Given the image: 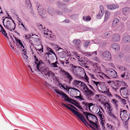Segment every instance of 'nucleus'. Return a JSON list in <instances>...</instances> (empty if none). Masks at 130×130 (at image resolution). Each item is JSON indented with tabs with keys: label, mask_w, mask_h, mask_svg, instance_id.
<instances>
[{
	"label": "nucleus",
	"mask_w": 130,
	"mask_h": 130,
	"mask_svg": "<svg viewBox=\"0 0 130 130\" xmlns=\"http://www.w3.org/2000/svg\"><path fill=\"white\" fill-rule=\"evenodd\" d=\"M55 91L56 93L61 95L62 98H64L65 99L64 100L65 101L75 105L77 103L76 100H73L71 98H70L62 91L61 90L59 91L58 89H56Z\"/></svg>",
	"instance_id": "1"
},
{
	"label": "nucleus",
	"mask_w": 130,
	"mask_h": 130,
	"mask_svg": "<svg viewBox=\"0 0 130 130\" xmlns=\"http://www.w3.org/2000/svg\"><path fill=\"white\" fill-rule=\"evenodd\" d=\"M70 109L79 118V119L86 126H89L93 130H99V129L96 130L94 127L88 123L85 119L84 116L82 114L79 112H77L71 108H70Z\"/></svg>",
	"instance_id": "2"
},
{
	"label": "nucleus",
	"mask_w": 130,
	"mask_h": 130,
	"mask_svg": "<svg viewBox=\"0 0 130 130\" xmlns=\"http://www.w3.org/2000/svg\"><path fill=\"white\" fill-rule=\"evenodd\" d=\"M83 85V89L84 90V92L86 94V95L88 97V99L90 100H91L92 99L91 97L94 95V92L91 90L89 89L85 84H84Z\"/></svg>",
	"instance_id": "3"
},
{
	"label": "nucleus",
	"mask_w": 130,
	"mask_h": 130,
	"mask_svg": "<svg viewBox=\"0 0 130 130\" xmlns=\"http://www.w3.org/2000/svg\"><path fill=\"white\" fill-rule=\"evenodd\" d=\"M5 20V19H4L3 20L2 22L4 26L5 27L10 30L11 31L14 30V28H13L12 26V22L8 20L5 23H4V21Z\"/></svg>",
	"instance_id": "4"
},
{
	"label": "nucleus",
	"mask_w": 130,
	"mask_h": 130,
	"mask_svg": "<svg viewBox=\"0 0 130 130\" xmlns=\"http://www.w3.org/2000/svg\"><path fill=\"white\" fill-rule=\"evenodd\" d=\"M61 69L60 71V73L62 74L63 75L65 76L66 78L68 79V81L70 83L73 79V78L71 75L68 72L62 70L60 68H59V69Z\"/></svg>",
	"instance_id": "5"
},
{
	"label": "nucleus",
	"mask_w": 130,
	"mask_h": 130,
	"mask_svg": "<svg viewBox=\"0 0 130 130\" xmlns=\"http://www.w3.org/2000/svg\"><path fill=\"white\" fill-rule=\"evenodd\" d=\"M57 5L60 8H61L63 12H65L66 13L69 12L71 11L70 9L65 8L66 5L65 4H62V3L60 1H58L57 3Z\"/></svg>",
	"instance_id": "6"
},
{
	"label": "nucleus",
	"mask_w": 130,
	"mask_h": 130,
	"mask_svg": "<svg viewBox=\"0 0 130 130\" xmlns=\"http://www.w3.org/2000/svg\"><path fill=\"white\" fill-rule=\"evenodd\" d=\"M47 10L48 12L51 14H54L56 13L57 14L61 15H62V13L59 10H57L56 12L55 11L54 9L51 6H49L47 8Z\"/></svg>",
	"instance_id": "7"
},
{
	"label": "nucleus",
	"mask_w": 130,
	"mask_h": 130,
	"mask_svg": "<svg viewBox=\"0 0 130 130\" xmlns=\"http://www.w3.org/2000/svg\"><path fill=\"white\" fill-rule=\"evenodd\" d=\"M37 6L38 7V10L39 11V13L40 15L42 17H44L45 16L46 13V10L45 9H43L41 10H40L42 7L41 6L40 4L39 3H37Z\"/></svg>",
	"instance_id": "8"
},
{
	"label": "nucleus",
	"mask_w": 130,
	"mask_h": 130,
	"mask_svg": "<svg viewBox=\"0 0 130 130\" xmlns=\"http://www.w3.org/2000/svg\"><path fill=\"white\" fill-rule=\"evenodd\" d=\"M120 93L122 92V94L125 95L127 96L129 94L130 91L128 88L127 87H123L120 89Z\"/></svg>",
	"instance_id": "9"
},
{
	"label": "nucleus",
	"mask_w": 130,
	"mask_h": 130,
	"mask_svg": "<svg viewBox=\"0 0 130 130\" xmlns=\"http://www.w3.org/2000/svg\"><path fill=\"white\" fill-rule=\"evenodd\" d=\"M106 71L109 75L112 77H115L117 73L116 71L114 70L107 68L106 69Z\"/></svg>",
	"instance_id": "10"
},
{
	"label": "nucleus",
	"mask_w": 130,
	"mask_h": 130,
	"mask_svg": "<svg viewBox=\"0 0 130 130\" xmlns=\"http://www.w3.org/2000/svg\"><path fill=\"white\" fill-rule=\"evenodd\" d=\"M100 10L98 14H97L96 17L98 19H101L103 16L104 13V8L102 5L100 6Z\"/></svg>",
	"instance_id": "11"
},
{
	"label": "nucleus",
	"mask_w": 130,
	"mask_h": 130,
	"mask_svg": "<svg viewBox=\"0 0 130 130\" xmlns=\"http://www.w3.org/2000/svg\"><path fill=\"white\" fill-rule=\"evenodd\" d=\"M72 72L74 75H75L76 77H82V75L80 73H79L78 72H80L81 73H83V71H81V70L79 69H72Z\"/></svg>",
	"instance_id": "12"
},
{
	"label": "nucleus",
	"mask_w": 130,
	"mask_h": 130,
	"mask_svg": "<svg viewBox=\"0 0 130 130\" xmlns=\"http://www.w3.org/2000/svg\"><path fill=\"white\" fill-rule=\"evenodd\" d=\"M130 12V8L128 7H125L123 8L122 12L125 15H127Z\"/></svg>",
	"instance_id": "13"
},
{
	"label": "nucleus",
	"mask_w": 130,
	"mask_h": 130,
	"mask_svg": "<svg viewBox=\"0 0 130 130\" xmlns=\"http://www.w3.org/2000/svg\"><path fill=\"white\" fill-rule=\"evenodd\" d=\"M18 25L19 27L23 29L24 30H25L26 31L28 30L27 28L25 27L24 25L22 23V22L20 19L18 18Z\"/></svg>",
	"instance_id": "14"
},
{
	"label": "nucleus",
	"mask_w": 130,
	"mask_h": 130,
	"mask_svg": "<svg viewBox=\"0 0 130 130\" xmlns=\"http://www.w3.org/2000/svg\"><path fill=\"white\" fill-rule=\"evenodd\" d=\"M104 57L106 58L105 59L109 60L111 58V54L108 51H105L104 52L103 54Z\"/></svg>",
	"instance_id": "15"
},
{
	"label": "nucleus",
	"mask_w": 130,
	"mask_h": 130,
	"mask_svg": "<svg viewBox=\"0 0 130 130\" xmlns=\"http://www.w3.org/2000/svg\"><path fill=\"white\" fill-rule=\"evenodd\" d=\"M81 40L78 39H75L73 41V43L75 46H77V49H79L80 48V43H81Z\"/></svg>",
	"instance_id": "16"
},
{
	"label": "nucleus",
	"mask_w": 130,
	"mask_h": 130,
	"mask_svg": "<svg viewBox=\"0 0 130 130\" xmlns=\"http://www.w3.org/2000/svg\"><path fill=\"white\" fill-rule=\"evenodd\" d=\"M106 7L108 9L110 10H112L118 8L119 7V6L117 5L113 4L107 5Z\"/></svg>",
	"instance_id": "17"
},
{
	"label": "nucleus",
	"mask_w": 130,
	"mask_h": 130,
	"mask_svg": "<svg viewBox=\"0 0 130 130\" xmlns=\"http://www.w3.org/2000/svg\"><path fill=\"white\" fill-rule=\"evenodd\" d=\"M120 39L119 35L118 34H115L112 36V40L114 42L118 41H119Z\"/></svg>",
	"instance_id": "18"
},
{
	"label": "nucleus",
	"mask_w": 130,
	"mask_h": 130,
	"mask_svg": "<svg viewBox=\"0 0 130 130\" xmlns=\"http://www.w3.org/2000/svg\"><path fill=\"white\" fill-rule=\"evenodd\" d=\"M73 84H74V85L75 86H80L82 87L83 89V85L84 84H85L84 83L81 82L80 81L77 80H74L73 83Z\"/></svg>",
	"instance_id": "19"
},
{
	"label": "nucleus",
	"mask_w": 130,
	"mask_h": 130,
	"mask_svg": "<svg viewBox=\"0 0 130 130\" xmlns=\"http://www.w3.org/2000/svg\"><path fill=\"white\" fill-rule=\"evenodd\" d=\"M81 62L84 64L88 65L89 63V60L86 57H84L83 58H82Z\"/></svg>",
	"instance_id": "20"
},
{
	"label": "nucleus",
	"mask_w": 130,
	"mask_h": 130,
	"mask_svg": "<svg viewBox=\"0 0 130 130\" xmlns=\"http://www.w3.org/2000/svg\"><path fill=\"white\" fill-rule=\"evenodd\" d=\"M111 47L115 51L118 50L120 48L119 45L116 43H114L112 44Z\"/></svg>",
	"instance_id": "21"
},
{
	"label": "nucleus",
	"mask_w": 130,
	"mask_h": 130,
	"mask_svg": "<svg viewBox=\"0 0 130 130\" xmlns=\"http://www.w3.org/2000/svg\"><path fill=\"white\" fill-rule=\"evenodd\" d=\"M119 23V20L117 18H115L113 21L112 24L113 27H115L118 25Z\"/></svg>",
	"instance_id": "22"
},
{
	"label": "nucleus",
	"mask_w": 130,
	"mask_h": 130,
	"mask_svg": "<svg viewBox=\"0 0 130 130\" xmlns=\"http://www.w3.org/2000/svg\"><path fill=\"white\" fill-rule=\"evenodd\" d=\"M123 41L125 43L130 42V36L127 35L124 36L122 39Z\"/></svg>",
	"instance_id": "23"
},
{
	"label": "nucleus",
	"mask_w": 130,
	"mask_h": 130,
	"mask_svg": "<svg viewBox=\"0 0 130 130\" xmlns=\"http://www.w3.org/2000/svg\"><path fill=\"white\" fill-rule=\"evenodd\" d=\"M105 17L104 22L106 21L109 18L110 14L109 11L107 10L105 11Z\"/></svg>",
	"instance_id": "24"
},
{
	"label": "nucleus",
	"mask_w": 130,
	"mask_h": 130,
	"mask_svg": "<svg viewBox=\"0 0 130 130\" xmlns=\"http://www.w3.org/2000/svg\"><path fill=\"white\" fill-rule=\"evenodd\" d=\"M46 76H48L49 77L51 76L52 78L54 79H56V77L55 75V74L51 71H49L48 73L46 74Z\"/></svg>",
	"instance_id": "25"
},
{
	"label": "nucleus",
	"mask_w": 130,
	"mask_h": 130,
	"mask_svg": "<svg viewBox=\"0 0 130 130\" xmlns=\"http://www.w3.org/2000/svg\"><path fill=\"white\" fill-rule=\"evenodd\" d=\"M90 122V123L91 124V125H93L95 127L96 130L99 129V127H100L99 126L97 123H95L93 121L90 120L88 118L87 119Z\"/></svg>",
	"instance_id": "26"
},
{
	"label": "nucleus",
	"mask_w": 130,
	"mask_h": 130,
	"mask_svg": "<svg viewBox=\"0 0 130 130\" xmlns=\"http://www.w3.org/2000/svg\"><path fill=\"white\" fill-rule=\"evenodd\" d=\"M62 105L64 106L66 108H67L69 110H71V111L73 112L74 114L79 118L71 110V109H70V108H71L73 110H75V111H76V110H78V109H77L74 106L73 107V108L70 107L69 106L67 105L66 104H64V103H62Z\"/></svg>",
	"instance_id": "27"
},
{
	"label": "nucleus",
	"mask_w": 130,
	"mask_h": 130,
	"mask_svg": "<svg viewBox=\"0 0 130 130\" xmlns=\"http://www.w3.org/2000/svg\"><path fill=\"white\" fill-rule=\"evenodd\" d=\"M130 114L125 112L123 114V118L124 120H128L129 118Z\"/></svg>",
	"instance_id": "28"
},
{
	"label": "nucleus",
	"mask_w": 130,
	"mask_h": 130,
	"mask_svg": "<svg viewBox=\"0 0 130 130\" xmlns=\"http://www.w3.org/2000/svg\"><path fill=\"white\" fill-rule=\"evenodd\" d=\"M35 63L36 64L37 69L39 71H40V70L39 69V66L40 64V62L38 60V59L37 58L35 59Z\"/></svg>",
	"instance_id": "29"
},
{
	"label": "nucleus",
	"mask_w": 130,
	"mask_h": 130,
	"mask_svg": "<svg viewBox=\"0 0 130 130\" xmlns=\"http://www.w3.org/2000/svg\"><path fill=\"white\" fill-rule=\"evenodd\" d=\"M66 89H64L65 90H66L68 92H69V90L71 89H73L76 92H80V91L77 89L76 88H72V87H69L68 86H66V87H65Z\"/></svg>",
	"instance_id": "30"
},
{
	"label": "nucleus",
	"mask_w": 130,
	"mask_h": 130,
	"mask_svg": "<svg viewBox=\"0 0 130 130\" xmlns=\"http://www.w3.org/2000/svg\"><path fill=\"white\" fill-rule=\"evenodd\" d=\"M83 19L84 21L87 22L91 20V18L89 16H84L83 17Z\"/></svg>",
	"instance_id": "31"
},
{
	"label": "nucleus",
	"mask_w": 130,
	"mask_h": 130,
	"mask_svg": "<svg viewBox=\"0 0 130 130\" xmlns=\"http://www.w3.org/2000/svg\"><path fill=\"white\" fill-rule=\"evenodd\" d=\"M112 34L111 31H107L105 32L104 35V37L107 38H108Z\"/></svg>",
	"instance_id": "32"
},
{
	"label": "nucleus",
	"mask_w": 130,
	"mask_h": 130,
	"mask_svg": "<svg viewBox=\"0 0 130 130\" xmlns=\"http://www.w3.org/2000/svg\"><path fill=\"white\" fill-rule=\"evenodd\" d=\"M94 40H92L91 41H89L88 40L85 41L84 42L85 46L86 47H87L90 44L91 42V41L92 42L91 43H92L93 42H94Z\"/></svg>",
	"instance_id": "33"
},
{
	"label": "nucleus",
	"mask_w": 130,
	"mask_h": 130,
	"mask_svg": "<svg viewBox=\"0 0 130 130\" xmlns=\"http://www.w3.org/2000/svg\"><path fill=\"white\" fill-rule=\"evenodd\" d=\"M48 62L49 63H50L49 65L51 66V67H53L54 68L58 67L57 65H56L54 63H51V62L49 61H48Z\"/></svg>",
	"instance_id": "34"
},
{
	"label": "nucleus",
	"mask_w": 130,
	"mask_h": 130,
	"mask_svg": "<svg viewBox=\"0 0 130 130\" xmlns=\"http://www.w3.org/2000/svg\"><path fill=\"white\" fill-rule=\"evenodd\" d=\"M105 94H106L109 97H111L112 96L111 93L109 92V89L105 91Z\"/></svg>",
	"instance_id": "35"
},
{
	"label": "nucleus",
	"mask_w": 130,
	"mask_h": 130,
	"mask_svg": "<svg viewBox=\"0 0 130 130\" xmlns=\"http://www.w3.org/2000/svg\"><path fill=\"white\" fill-rule=\"evenodd\" d=\"M112 101L113 103L114 104L115 107L116 109H117V103L118 102V101H116V99H113L112 100Z\"/></svg>",
	"instance_id": "36"
},
{
	"label": "nucleus",
	"mask_w": 130,
	"mask_h": 130,
	"mask_svg": "<svg viewBox=\"0 0 130 130\" xmlns=\"http://www.w3.org/2000/svg\"><path fill=\"white\" fill-rule=\"evenodd\" d=\"M90 64L92 66L95 68H97L98 65V64L96 63H93V62H91Z\"/></svg>",
	"instance_id": "37"
},
{
	"label": "nucleus",
	"mask_w": 130,
	"mask_h": 130,
	"mask_svg": "<svg viewBox=\"0 0 130 130\" xmlns=\"http://www.w3.org/2000/svg\"><path fill=\"white\" fill-rule=\"evenodd\" d=\"M75 106L82 111V110L83 109V108L77 102V104L75 105Z\"/></svg>",
	"instance_id": "38"
},
{
	"label": "nucleus",
	"mask_w": 130,
	"mask_h": 130,
	"mask_svg": "<svg viewBox=\"0 0 130 130\" xmlns=\"http://www.w3.org/2000/svg\"><path fill=\"white\" fill-rule=\"evenodd\" d=\"M125 60L128 61H130V55H127L125 56Z\"/></svg>",
	"instance_id": "39"
},
{
	"label": "nucleus",
	"mask_w": 130,
	"mask_h": 130,
	"mask_svg": "<svg viewBox=\"0 0 130 130\" xmlns=\"http://www.w3.org/2000/svg\"><path fill=\"white\" fill-rule=\"evenodd\" d=\"M129 46H128L124 45L123 46L122 48L125 51H127L129 50Z\"/></svg>",
	"instance_id": "40"
},
{
	"label": "nucleus",
	"mask_w": 130,
	"mask_h": 130,
	"mask_svg": "<svg viewBox=\"0 0 130 130\" xmlns=\"http://www.w3.org/2000/svg\"><path fill=\"white\" fill-rule=\"evenodd\" d=\"M0 32H2V33L4 34L5 36H7V34L4 28L2 30H0Z\"/></svg>",
	"instance_id": "41"
},
{
	"label": "nucleus",
	"mask_w": 130,
	"mask_h": 130,
	"mask_svg": "<svg viewBox=\"0 0 130 130\" xmlns=\"http://www.w3.org/2000/svg\"><path fill=\"white\" fill-rule=\"evenodd\" d=\"M103 104L104 106L105 107V108H106L107 107H108L109 106H110V104L109 103L107 102L104 103Z\"/></svg>",
	"instance_id": "42"
},
{
	"label": "nucleus",
	"mask_w": 130,
	"mask_h": 130,
	"mask_svg": "<svg viewBox=\"0 0 130 130\" xmlns=\"http://www.w3.org/2000/svg\"><path fill=\"white\" fill-rule=\"evenodd\" d=\"M93 103H87L86 105V107L88 108H90V107L92 105Z\"/></svg>",
	"instance_id": "43"
},
{
	"label": "nucleus",
	"mask_w": 130,
	"mask_h": 130,
	"mask_svg": "<svg viewBox=\"0 0 130 130\" xmlns=\"http://www.w3.org/2000/svg\"><path fill=\"white\" fill-rule=\"evenodd\" d=\"M84 54L86 56H91L92 55L91 52H84Z\"/></svg>",
	"instance_id": "44"
},
{
	"label": "nucleus",
	"mask_w": 130,
	"mask_h": 130,
	"mask_svg": "<svg viewBox=\"0 0 130 130\" xmlns=\"http://www.w3.org/2000/svg\"><path fill=\"white\" fill-rule=\"evenodd\" d=\"M107 109L108 111H112V107L110 105L107 107Z\"/></svg>",
	"instance_id": "45"
},
{
	"label": "nucleus",
	"mask_w": 130,
	"mask_h": 130,
	"mask_svg": "<svg viewBox=\"0 0 130 130\" xmlns=\"http://www.w3.org/2000/svg\"><path fill=\"white\" fill-rule=\"evenodd\" d=\"M26 3L27 2L28 3V5H27L28 6L30 7V8H31L32 7L31 5V4L30 3V0H26Z\"/></svg>",
	"instance_id": "46"
},
{
	"label": "nucleus",
	"mask_w": 130,
	"mask_h": 130,
	"mask_svg": "<svg viewBox=\"0 0 130 130\" xmlns=\"http://www.w3.org/2000/svg\"><path fill=\"white\" fill-rule=\"evenodd\" d=\"M97 82H96L93 80H92L91 82V83L92 85H93L94 86L95 85L96 83Z\"/></svg>",
	"instance_id": "47"
},
{
	"label": "nucleus",
	"mask_w": 130,
	"mask_h": 130,
	"mask_svg": "<svg viewBox=\"0 0 130 130\" xmlns=\"http://www.w3.org/2000/svg\"><path fill=\"white\" fill-rule=\"evenodd\" d=\"M42 47L41 48H40L39 49H36L37 50H38L39 51L40 53H42L43 52V46L42 45Z\"/></svg>",
	"instance_id": "48"
},
{
	"label": "nucleus",
	"mask_w": 130,
	"mask_h": 130,
	"mask_svg": "<svg viewBox=\"0 0 130 130\" xmlns=\"http://www.w3.org/2000/svg\"><path fill=\"white\" fill-rule=\"evenodd\" d=\"M112 111H108L107 112L109 116L111 117L114 114L112 112Z\"/></svg>",
	"instance_id": "49"
},
{
	"label": "nucleus",
	"mask_w": 130,
	"mask_h": 130,
	"mask_svg": "<svg viewBox=\"0 0 130 130\" xmlns=\"http://www.w3.org/2000/svg\"><path fill=\"white\" fill-rule=\"evenodd\" d=\"M25 37L26 39L27 40L29 39V38H31L30 35H25ZM31 38H32V37H31Z\"/></svg>",
	"instance_id": "50"
},
{
	"label": "nucleus",
	"mask_w": 130,
	"mask_h": 130,
	"mask_svg": "<svg viewBox=\"0 0 130 130\" xmlns=\"http://www.w3.org/2000/svg\"><path fill=\"white\" fill-rule=\"evenodd\" d=\"M76 97L77 98L79 99L80 101L84 100V99L82 98V97L81 96H77Z\"/></svg>",
	"instance_id": "51"
},
{
	"label": "nucleus",
	"mask_w": 130,
	"mask_h": 130,
	"mask_svg": "<svg viewBox=\"0 0 130 130\" xmlns=\"http://www.w3.org/2000/svg\"><path fill=\"white\" fill-rule=\"evenodd\" d=\"M88 85L89 86L90 88L91 89L92 91H95L93 88L90 85L88 84Z\"/></svg>",
	"instance_id": "52"
},
{
	"label": "nucleus",
	"mask_w": 130,
	"mask_h": 130,
	"mask_svg": "<svg viewBox=\"0 0 130 130\" xmlns=\"http://www.w3.org/2000/svg\"><path fill=\"white\" fill-rule=\"evenodd\" d=\"M121 83L122 85L128 87V86L127 85L126 83L122 81Z\"/></svg>",
	"instance_id": "53"
},
{
	"label": "nucleus",
	"mask_w": 130,
	"mask_h": 130,
	"mask_svg": "<svg viewBox=\"0 0 130 130\" xmlns=\"http://www.w3.org/2000/svg\"><path fill=\"white\" fill-rule=\"evenodd\" d=\"M127 111V110H123V109H121V113L120 115H121V114H122V113H124L125 112L126 113Z\"/></svg>",
	"instance_id": "54"
},
{
	"label": "nucleus",
	"mask_w": 130,
	"mask_h": 130,
	"mask_svg": "<svg viewBox=\"0 0 130 130\" xmlns=\"http://www.w3.org/2000/svg\"><path fill=\"white\" fill-rule=\"evenodd\" d=\"M11 12L12 13L14 14V15H16V13L15 12V11L14 10V9H12L11 10Z\"/></svg>",
	"instance_id": "55"
},
{
	"label": "nucleus",
	"mask_w": 130,
	"mask_h": 130,
	"mask_svg": "<svg viewBox=\"0 0 130 130\" xmlns=\"http://www.w3.org/2000/svg\"><path fill=\"white\" fill-rule=\"evenodd\" d=\"M85 79L86 80L87 82L88 83H89V78L87 76H86L85 77Z\"/></svg>",
	"instance_id": "56"
},
{
	"label": "nucleus",
	"mask_w": 130,
	"mask_h": 130,
	"mask_svg": "<svg viewBox=\"0 0 130 130\" xmlns=\"http://www.w3.org/2000/svg\"><path fill=\"white\" fill-rule=\"evenodd\" d=\"M107 127L110 129H111L112 128V126L110 125L108 123L107 124Z\"/></svg>",
	"instance_id": "57"
},
{
	"label": "nucleus",
	"mask_w": 130,
	"mask_h": 130,
	"mask_svg": "<svg viewBox=\"0 0 130 130\" xmlns=\"http://www.w3.org/2000/svg\"><path fill=\"white\" fill-rule=\"evenodd\" d=\"M103 77H104L105 78H107L108 79H109L110 78L109 77H108V76L105 75V74H103Z\"/></svg>",
	"instance_id": "58"
},
{
	"label": "nucleus",
	"mask_w": 130,
	"mask_h": 130,
	"mask_svg": "<svg viewBox=\"0 0 130 130\" xmlns=\"http://www.w3.org/2000/svg\"><path fill=\"white\" fill-rule=\"evenodd\" d=\"M59 85H60V86L63 88L64 89H66L65 87H64V86L63 85H62L61 83H59Z\"/></svg>",
	"instance_id": "59"
},
{
	"label": "nucleus",
	"mask_w": 130,
	"mask_h": 130,
	"mask_svg": "<svg viewBox=\"0 0 130 130\" xmlns=\"http://www.w3.org/2000/svg\"><path fill=\"white\" fill-rule=\"evenodd\" d=\"M17 42L19 44V46L20 45H22L21 44H22V43L21 42V40H18V41H17ZM22 45H21V46Z\"/></svg>",
	"instance_id": "60"
},
{
	"label": "nucleus",
	"mask_w": 130,
	"mask_h": 130,
	"mask_svg": "<svg viewBox=\"0 0 130 130\" xmlns=\"http://www.w3.org/2000/svg\"><path fill=\"white\" fill-rule=\"evenodd\" d=\"M39 27V28H42V29H44L45 28L44 27V28L43 27V26H42V25L41 24H39V25L38 26Z\"/></svg>",
	"instance_id": "61"
},
{
	"label": "nucleus",
	"mask_w": 130,
	"mask_h": 130,
	"mask_svg": "<svg viewBox=\"0 0 130 130\" xmlns=\"http://www.w3.org/2000/svg\"><path fill=\"white\" fill-rule=\"evenodd\" d=\"M49 52H50L53 54L55 55V57H56V54H55V53L53 52V50L52 49L51 50V51H50Z\"/></svg>",
	"instance_id": "62"
},
{
	"label": "nucleus",
	"mask_w": 130,
	"mask_h": 130,
	"mask_svg": "<svg viewBox=\"0 0 130 130\" xmlns=\"http://www.w3.org/2000/svg\"><path fill=\"white\" fill-rule=\"evenodd\" d=\"M112 117V118H113V119L114 120H116L117 119V118L116 117V116H114V114H113L111 116Z\"/></svg>",
	"instance_id": "63"
},
{
	"label": "nucleus",
	"mask_w": 130,
	"mask_h": 130,
	"mask_svg": "<svg viewBox=\"0 0 130 130\" xmlns=\"http://www.w3.org/2000/svg\"><path fill=\"white\" fill-rule=\"evenodd\" d=\"M44 84L47 87H49L50 86V84L47 83V82H45Z\"/></svg>",
	"instance_id": "64"
}]
</instances>
